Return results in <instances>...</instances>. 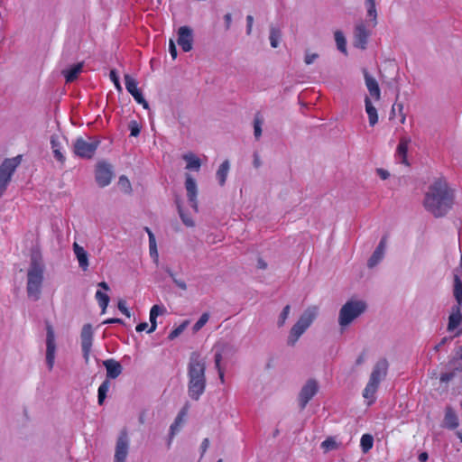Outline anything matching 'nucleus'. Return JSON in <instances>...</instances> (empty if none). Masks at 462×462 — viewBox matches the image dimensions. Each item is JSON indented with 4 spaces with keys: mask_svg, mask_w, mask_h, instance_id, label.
<instances>
[{
    "mask_svg": "<svg viewBox=\"0 0 462 462\" xmlns=\"http://www.w3.org/2000/svg\"><path fill=\"white\" fill-rule=\"evenodd\" d=\"M454 297L457 300V305L459 306L462 304V282L460 278L456 275L454 278Z\"/></svg>",
    "mask_w": 462,
    "mask_h": 462,
    "instance_id": "nucleus-33",
    "label": "nucleus"
},
{
    "mask_svg": "<svg viewBox=\"0 0 462 462\" xmlns=\"http://www.w3.org/2000/svg\"><path fill=\"white\" fill-rule=\"evenodd\" d=\"M186 415V411L185 410H182L179 415L177 416V418L175 419V421L173 422V424L171 426V434L173 435L175 433V431L178 430V428L180 426V424L182 423L183 421V418L184 416Z\"/></svg>",
    "mask_w": 462,
    "mask_h": 462,
    "instance_id": "nucleus-46",
    "label": "nucleus"
},
{
    "mask_svg": "<svg viewBox=\"0 0 462 462\" xmlns=\"http://www.w3.org/2000/svg\"><path fill=\"white\" fill-rule=\"evenodd\" d=\"M318 57L319 55L317 53L306 52L304 62L307 65H310L318 59Z\"/></svg>",
    "mask_w": 462,
    "mask_h": 462,
    "instance_id": "nucleus-54",
    "label": "nucleus"
},
{
    "mask_svg": "<svg viewBox=\"0 0 462 462\" xmlns=\"http://www.w3.org/2000/svg\"><path fill=\"white\" fill-rule=\"evenodd\" d=\"M22 162V156L17 155L5 159L0 165V198L5 193L12 177Z\"/></svg>",
    "mask_w": 462,
    "mask_h": 462,
    "instance_id": "nucleus-7",
    "label": "nucleus"
},
{
    "mask_svg": "<svg viewBox=\"0 0 462 462\" xmlns=\"http://www.w3.org/2000/svg\"><path fill=\"white\" fill-rule=\"evenodd\" d=\"M73 252L82 271H87L89 266L88 252L78 243L73 244Z\"/></svg>",
    "mask_w": 462,
    "mask_h": 462,
    "instance_id": "nucleus-21",
    "label": "nucleus"
},
{
    "mask_svg": "<svg viewBox=\"0 0 462 462\" xmlns=\"http://www.w3.org/2000/svg\"><path fill=\"white\" fill-rule=\"evenodd\" d=\"M182 159L186 162V169L189 171H199L201 167L200 159L193 152H188L182 155Z\"/></svg>",
    "mask_w": 462,
    "mask_h": 462,
    "instance_id": "nucleus-24",
    "label": "nucleus"
},
{
    "mask_svg": "<svg viewBox=\"0 0 462 462\" xmlns=\"http://www.w3.org/2000/svg\"><path fill=\"white\" fill-rule=\"evenodd\" d=\"M133 96V97L134 98V100L143 106V107L144 109H148L149 108V104L148 102L144 99V97H143V94L141 92V90L139 89L137 92H134L133 94H131Z\"/></svg>",
    "mask_w": 462,
    "mask_h": 462,
    "instance_id": "nucleus-48",
    "label": "nucleus"
},
{
    "mask_svg": "<svg viewBox=\"0 0 462 462\" xmlns=\"http://www.w3.org/2000/svg\"><path fill=\"white\" fill-rule=\"evenodd\" d=\"M462 323V314L459 306H454L448 317V330L454 331Z\"/></svg>",
    "mask_w": 462,
    "mask_h": 462,
    "instance_id": "nucleus-22",
    "label": "nucleus"
},
{
    "mask_svg": "<svg viewBox=\"0 0 462 462\" xmlns=\"http://www.w3.org/2000/svg\"><path fill=\"white\" fill-rule=\"evenodd\" d=\"M149 254L152 261L158 264L159 263V253L157 249L156 241L149 242Z\"/></svg>",
    "mask_w": 462,
    "mask_h": 462,
    "instance_id": "nucleus-44",
    "label": "nucleus"
},
{
    "mask_svg": "<svg viewBox=\"0 0 462 462\" xmlns=\"http://www.w3.org/2000/svg\"><path fill=\"white\" fill-rule=\"evenodd\" d=\"M51 149H52L55 159L60 162H63L65 161V157L61 152V145L59 142L58 137L51 136Z\"/></svg>",
    "mask_w": 462,
    "mask_h": 462,
    "instance_id": "nucleus-31",
    "label": "nucleus"
},
{
    "mask_svg": "<svg viewBox=\"0 0 462 462\" xmlns=\"http://www.w3.org/2000/svg\"><path fill=\"white\" fill-rule=\"evenodd\" d=\"M372 29L369 23L364 21L356 23L354 28V46L365 50L372 34Z\"/></svg>",
    "mask_w": 462,
    "mask_h": 462,
    "instance_id": "nucleus-9",
    "label": "nucleus"
},
{
    "mask_svg": "<svg viewBox=\"0 0 462 462\" xmlns=\"http://www.w3.org/2000/svg\"><path fill=\"white\" fill-rule=\"evenodd\" d=\"M111 383L108 379H106L98 387L97 390V402L99 405H102L105 399L106 398V393L110 389Z\"/></svg>",
    "mask_w": 462,
    "mask_h": 462,
    "instance_id": "nucleus-32",
    "label": "nucleus"
},
{
    "mask_svg": "<svg viewBox=\"0 0 462 462\" xmlns=\"http://www.w3.org/2000/svg\"><path fill=\"white\" fill-rule=\"evenodd\" d=\"M82 63H77L72 65L70 68L64 69L62 74L64 75L67 82L74 81L79 74L82 71Z\"/></svg>",
    "mask_w": 462,
    "mask_h": 462,
    "instance_id": "nucleus-27",
    "label": "nucleus"
},
{
    "mask_svg": "<svg viewBox=\"0 0 462 462\" xmlns=\"http://www.w3.org/2000/svg\"><path fill=\"white\" fill-rule=\"evenodd\" d=\"M387 239L383 237L367 262L369 268L377 265L383 258L386 250Z\"/></svg>",
    "mask_w": 462,
    "mask_h": 462,
    "instance_id": "nucleus-17",
    "label": "nucleus"
},
{
    "mask_svg": "<svg viewBox=\"0 0 462 462\" xmlns=\"http://www.w3.org/2000/svg\"><path fill=\"white\" fill-rule=\"evenodd\" d=\"M133 96V97L134 98V100L143 106V107L144 109H148L149 108V104L148 102L144 99V97H143V94L141 92V90L139 89L137 92H134L133 94H131Z\"/></svg>",
    "mask_w": 462,
    "mask_h": 462,
    "instance_id": "nucleus-49",
    "label": "nucleus"
},
{
    "mask_svg": "<svg viewBox=\"0 0 462 462\" xmlns=\"http://www.w3.org/2000/svg\"><path fill=\"white\" fill-rule=\"evenodd\" d=\"M365 112L368 116L369 125L374 126L378 122V114L376 108L373 106L369 97L365 98Z\"/></svg>",
    "mask_w": 462,
    "mask_h": 462,
    "instance_id": "nucleus-25",
    "label": "nucleus"
},
{
    "mask_svg": "<svg viewBox=\"0 0 462 462\" xmlns=\"http://www.w3.org/2000/svg\"><path fill=\"white\" fill-rule=\"evenodd\" d=\"M224 21L226 25V30H229L231 23H232V15L231 14L227 13L224 15Z\"/></svg>",
    "mask_w": 462,
    "mask_h": 462,
    "instance_id": "nucleus-61",
    "label": "nucleus"
},
{
    "mask_svg": "<svg viewBox=\"0 0 462 462\" xmlns=\"http://www.w3.org/2000/svg\"><path fill=\"white\" fill-rule=\"evenodd\" d=\"M165 309L162 306L153 305L150 310V322L151 326L147 330L148 333H152L157 328V317L164 312Z\"/></svg>",
    "mask_w": 462,
    "mask_h": 462,
    "instance_id": "nucleus-26",
    "label": "nucleus"
},
{
    "mask_svg": "<svg viewBox=\"0 0 462 462\" xmlns=\"http://www.w3.org/2000/svg\"><path fill=\"white\" fill-rule=\"evenodd\" d=\"M389 363L385 358L379 359L374 365L369 380L363 391V397L367 405H372L376 399V393L381 382H383L388 372Z\"/></svg>",
    "mask_w": 462,
    "mask_h": 462,
    "instance_id": "nucleus-3",
    "label": "nucleus"
},
{
    "mask_svg": "<svg viewBox=\"0 0 462 462\" xmlns=\"http://www.w3.org/2000/svg\"><path fill=\"white\" fill-rule=\"evenodd\" d=\"M376 172L378 174V176L382 179V180H386L389 178L390 176V173L388 171L384 170V169H377L376 170Z\"/></svg>",
    "mask_w": 462,
    "mask_h": 462,
    "instance_id": "nucleus-60",
    "label": "nucleus"
},
{
    "mask_svg": "<svg viewBox=\"0 0 462 462\" xmlns=\"http://www.w3.org/2000/svg\"><path fill=\"white\" fill-rule=\"evenodd\" d=\"M114 176L112 166L105 162H100L96 167V181L101 188L106 187L111 183Z\"/></svg>",
    "mask_w": 462,
    "mask_h": 462,
    "instance_id": "nucleus-12",
    "label": "nucleus"
},
{
    "mask_svg": "<svg viewBox=\"0 0 462 462\" xmlns=\"http://www.w3.org/2000/svg\"><path fill=\"white\" fill-rule=\"evenodd\" d=\"M187 325H188V321H185L182 324H180V326H178L177 328H175L169 334V339L172 340V339L176 338L177 337H179L184 331Z\"/></svg>",
    "mask_w": 462,
    "mask_h": 462,
    "instance_id": "nucleus-47",
    "label": "nucleus"
},
{
    "mask_svg": "<svg viewBox=\"0 0 462 462\" xmlns=\"http://www.w3.org/2000/svg\"><path fill=\"white\" fill-rule=\"evenodd\" d=\"M365 5L367 13V23H370L372 28L377 25V10L375 5V0H365Z\"/></svg>",
    "mask_w": 462,
    "mask_h": 462,
    "instance_id": "nucleus-23",
    "label": "nucleus"
},
{
    "mask_svg": "<svg viewBox=\"0 0 462 462\" xmlns=\"http://www.w3.org/2000/svg\"><path fill=\"white\" fill-rule=\"evenodd\" d=\"M374 445V438L370 434H364L361 437L360 446L364 453L368 452Z\"/></svg>",
    "mask_w": 462,
    "mask_h": 462,
    "instance_id": "nucleus-37",
    "label": "nucleus"
},
{
    "mask_svg": "<svg viewBox=\"0 0 462 462\" xmlns=\"http://www.w3.org/2000/svg\"><path fill=\"white\" fill-rule=\"evenodd\" d=\"M118 309L119 310L125 314L127 318H130V311L129 310L127 309L126 305H125V301L124 300H120L118 302Z\"/></svg>",
    "mask_w": 462,
    "mask_h": 462,
    "instance_id": "nucleus-57",
    "label": "nucleus"
},
{
    "mask_svg": "<svg viewBox=\"0 0 462 462\" xmlns=\"http://www.w3.org/2000/svg\"><path fill=\"white\" fill-rule=\"evenodd\" d=\"M147 328H148V323L142 322L136 326L135 329L137 332H142V331L147 329Z\"/></svg>",
    "mask_w": 462,
    "mask_h": 462,
    "instance_id": "nucleus-63",
    "label": "nucleus"
},
{
    "mask_svg": "<svg viewBox=\"0 0 462 462\" xmlns=\"http://www.w3.org/2000/svg\"><path fill=\"white\" fill-rule=\"evenodd\" d=\"M321 448L326 451L332 450L337 448V442L332 438H328L321 443Z\"/></svg>",
    "mask_w": 462,
    "mask_h": 462,
    "instance_id": "nucleus-51",
    "label": "nucleus"
},
{
    "mask_svg": "<svg viewBox=\"0 0 462 462\" xmlns=\"http://www.w3.org/2000/svg\"><path fill=\"white\" fill-rule=\"evenodd\" d=\"M177 207H178L179 215H180L183 224L189 227L194 226L195 223H194L192 217H189V215H187L183 211L181 206L179 203L177 204Z\"/></svg>",
    "mask_w": 462,
    "mask_h": 462,
    "instance_id": "nucleus-42",
    "label": "nucleus"
},
{
    "mask_svg": "<svg viewBox=\"0 0 462 462\" xmlns=\"http://www.w3.org/2000/svg\"><path fill=\"white\" fill-rule=\"evenodd\" d=\"M103 365L106 370V379L117 378L123 371L121 364L115 359H107L103 362Z\"/></svg>",
    "mask_w": 462,
    "mask_h": 462,
    "instance_id": "nucleus-20",
    "label": "nucleus"
},
{
    "mask_svg": "<svg viewBox=\"0 0 462 462\" xmlns=\"http://www.w3.org/2000/svg\"><path fill=\"white\" fill-rule=\"evenodd\" d=\"M263 125V117L260 113H257L254 119V134L256 139L262 135V126Z\"/></svg>",
    "mask_w": 462,
    "mask_h": 462,
    "instance_id": "nucleus-35",
    "label": "nucleus"
},
{
    "mask_svg": "<svg viewBox=\"0 0 462 462\" xmlns=\"http://www.w3.org/2000/svg\"><path fill=\"white\" fill-rule=\"evenodd\" d=\"M229 169H230L229 162L227 160H226L221 163V165L219 166V168L217 171L216 176L218 180V183L221 186H223L226 183Z\"/></svg>",
    "mask_w": 462,
    "mask_h": 462,
    "instance_id": "nucleus-29",
    "label": "nucleus"
},
{
    "mask_svg": "<svg viewBox=\"0 0 462 462\" xmlns=\"http://www.w3.org/2000/svg\"><path fill=\"white\" fill-rule=\"evenodd\" d=\"M55 333L51 324L46 325V364L49 370H52L56 356Z\"/></svg>",
    "mask_w": 462,
    "mask_h": 462,
    "instance_id": "nucleus-10",
    "label": "nucleus"
},
{
    "mask_svg": "<svg viewBox=\"0 0 462 462\" xmlns=\"http://www.w3.org/2000/svg\"><path fill=\"white\" fill-rule=\"evenodd\" d=\"M319 314L317 306L307 308L300 315L297 322L292 326L288 337V345L294 346L304 332L311 326Z\"/></svg>",
    "mask_w": 462,
    "mask_h": 462,
    "instance_id": "nucleus-5",
    "label": "nucleus"
},
{
    "mask_svg": "<svg viewBox=\"0 0 462 462\" xmlns=\"http://www.w3.org/2000/svg\"><path fill=\"white\" fill-rule=\"evenodd\" d=\"M366 310V303L361 300H351L346 301L340 309L338 323L342 328L350 325Z\"/></svg>",
    "mask_w": 462,
    "mask_h": 462,
    "instance_id": "nucleus-6",
    "label": "nucleus"
},
{
    "mask_svg": "<svg viewBox=\"0 0 462 462\" xmlns=\"http://www.w3.org/2000/svg\"><path fill=\"white\" fill-rule=\"evenodd\" d=\"M290 311H291V306L290 305H286L282 309V312H281V314H280V316L278 318V321H277L278 327H282L285 324V322H286V320H287V319H288V317L290 315Z\"/></svg>",
    "mask_w": 462,
    "mask_h": 462,
    "instance_id": "nucleus-43",
    "label": "nucleus"
},
{
    "mask_svg": "<svg viewBox=\"0 0 462 462\" xmlns=\"http://www.w3.org/2000/svg\"><path fill=\"white\" fill-rule=\"evenodd\" d=\"M411 143V139L407 137H402L400 139L399 144L396 148L395 152V160L402 164L406 166L409 165L407 160V153L409 149V144Z\"/></svg>",
    "mask_w": 462,
    "mask_h": 462,
    "instance_id": "nucleus-18",
    "label": "nucleus"
},
{
    "mask_svg": "<svg viewBox=\"0 0 462 462\" xmlns=\"http://www.w3.org/2000/svg\"><path fill=\"white\" fill-rule=\"evenodd\" d=\"M99 140L96 137H78L73 144L74 153L83 159H91L97 147L99 146Z\"/></svg>",
    "mask_w": 462,
    "mask_h": 462,
    "instance_id": "nucleus-8",
    "label": "nucleus"
},
{
    "mask_svg": "<svg viewBox=\"0 0 462 462\" xmlns=\"http://www.w3.org/2000/svg\"><path fill=\"white\" fill-rule=\"evenodd\" d=\"M418 458L420 462H427L429 456L426 452H422L419 455Z\"/></svg>",
    "mask_w": 462,
    "mask_h": 462,
    "instance_id": "nucleus-64",
    "label": "nucleus"
},
{
    "mask_svg": "<svg viewBox=\"0 0 462 462\" xmlns=\"http://www.w3.org/2000/svg\"><path fill=\"white\" fill-rule=\"evenodd\" d=\"M144 231L148 235L149 242L156 241L154 234L152 233V231L148 226L144 227Z\"/></svg>",
    "mask_w": 462,
    "mask_h": 462,
    "instance_id": "nucleus-62",
    "label": "nucleus"
},
{
    "mask_svg": "<svg viewBox=\"0 0 462 462\" xmlns=\"http://www.w3.org/2000/svg\"><path fill=\"white\" fill-rule=\"evenodd\" d=\"M454 376H455L454 372L442 373L440 374L439 380L441 383H448L449 381H451L454 378Z\"/></svg>",
    "mask_w": 462,
    "mask_h": 462,
    "instance_id": "nucleus-56",
    "label": "nucleus"
},
{
    "mask_svg": "<svg viewBox=\"0 0 462 462\" xmlns=\"http://www.w3.org/2000/svg\"><path fill=\"white\" fill-rule=\"evenodd\" d=\"M215 347H216L215 366L217 369L219 379H220L221 383H223L225 382V375H224V371L220 366V363L222 360V353L218 350L219 345H217Z\"/></svg>",
    "mask_w": 462,
    "mask_h": 462,
    "instance_id": "nucleus-36",
    "label": "nucleus"
},
{
    "mask_svg": "<svg viewBox=\"0 0 462 462\" xmlns=\"http://www.w3.org/2000/svg\"><path fill=\"white\" fill-rule=\"evenodd\" d=\"M206 363L198 353H192L188 365V393L189 396L198 401L206 389Z\"/></svg>",
    "mask_w": 462,
    "mask_h": 462,
    "instance_id": "nucleus-2",
    "label": "nucleus"
},
{
    "mask_svg": "<svg viewBox=\"0 0 462 462\" xmlns=\"http://www.w3.org/2000/svg\"><path fill=\"white\" fill-rule=\"evenodd\" d=\"M125 88L130 94H133L139 90L137 81L134 78H132L130 75L125 76Z\"/></svg>",
    "mask_w": 462,
    "mask_h": 462,
    "instance_id": "nucleus-39",
    "label": "nucleus"
},
{
    "mask_svg": "<svg viewBox=\"0 0 462 462\" xmlns=\"http://www.w3.org/2000/svg\"><path fill=\"white\" fill-rule=\"evenodd\" d=\"M453 190L443 179L436 180L430 185L424 198V207L435 217L445 216L452 208Z\"/></svg>",
    "mask_w": 462,
    "mask_h": 462,
    "instance_id": "nucleus-1",
    "label": "nucleus"
},
{
    "mask_svg": "<svg viewBox=\"0 0 462 462\" xmlns=\"http://www.w3.org/2000/svg\"><path fill=\"white\" fill-rule=\"evenodd\" d=\"M117 184H118L119 189L123 192L129 194L132 191V186H131L130 180H128L127 177H125L124 175L120 176Z\"/></svg>",
    "mask_w": 462,
    "mask_h": 462,
    "instance_id": "nucleus-40",
    "label": "nucleus"
},
{
    "mask_svg": "<svg viewBox=\"0 0 462 462\" xmlns=\"http://www.w3.org/2000/svg\"><path fill=\"white\" fill-rule=\"evenodd\" d=\"M168 273L171 277L173 282L175 283V285L178 288H180L182 291H186L187 290V284H186V282L183 280L177 279L175 277V275L173 274V273H171V271H168Z\"/></svg>",
    "mask_w": 462,
    "mask_h": 462,
    "instance_id": "nucleus-52",
    "label": "nucleus"
},
{
    "mask_svg": "<svg viewBox=\"0 0 462 462\" xmlns=\"http://www.w3.org/2000/svg\"><path fill=\"white\" fill-rule=\"evenodd\" d=\"M129 438L127 431L123 430L116 440L114 462H125L129 452Z\"/></svg>",
    "mask_w": 462,
    "mask_h": 462,
    "instance_id": "nucleus-14",
    "label": "nucleus"
},
{
    "mask_svg": "<svg viewBox=\"0 0 462 462\" xmlns=\"http://www.w3.org/2000/svg\"><path fill=\"white\" fill-rule=\"evenodd\" d=\"M81 349L86 364H88L93 344V328L90 324H85L80 333Z\"/></svg>",
    "mask_w": 462,
    "mask_h": 462,
    "instance_id": "nucleus-13",
    "label": "nucleus"
},
{
    "mask_svg": "<svg viewBox=\"0 0 462 462\" xmlns=\"http://www.w3.org/2000/svg\"><path fill=\"white\" fill-rule=\"evenodd\" d=\"M246 33L249 35L252 32L253 23H254V17L252 15L246 16Z\"/></svg>",
    "mask_w": 462,
    "mask_h": 462,
    "instance_id": "nucleus-59",
    "label": "nucleus"
},
{
    "mask_svg": "<svg viewBox=\"0 0 462 462\" xmlns=\"http://www.w3.org/2000/svg\"><path fill=\"white\" fill-rule=\"evenodd\" d=\"M43 265L35 258H32L27 270L26 291L29 299L36 301L42 294L43 283Z\"/></svg>",
    "mask_w": 462,
    "mask_h": 462,
    "instance_id": "nucleus-4",
    "label": "nucleus"
},
{
    "mask_svg": "<svg viewBox=\"0 0 462 462\" xmlns=\"http://www.w3.org/2000/svg\"><path fill=\"white\" fill-rule=\"evenodd\" d=\"M319 391V383L315 379H309L301 387L298 402L300 410L305 409L308 402L317 394Z\"/></svg>",
    "mask_w": 462,
    "mask_h": 462,
    "instance_id": "nucleus-11",
    "label": "nucleus"
},
{
    "mask_svg": "<svg viewBox=\"0 0 462 462\" xmlns=\"http://www.w3.org/2000/svg\"><path fill=\"white\" fill-rule=\"evenodd\" d=\"M335 41L338 51L346 55V40L344 33L341 31H337L335 32Z\"/></svg>",
    "mask_w": 462,
    "mask_h": 462,
    "instance_id": "nucleus-34",
    "label": "nucleus"
},
{
    "mask_svg": "<svg viewBox=\"0 0 462 462\" xmlns=\"http://www.w3.org/2000/svg\"><path fill=\"white\" fill-rule=\"evenodd\" d=\"M169 52L173 60H175L177 58V49H176L175 42H173V40H170Z\"/></svg>",
    "mask_w": 462,
    "mask_h": 462,
    "instance_id": "nucleus-58",
    "label": "nucleus"
},
{
    "mask_svg": "<svg viewBox=\"0 0 462 462\" xmlns=\"http://www.w3.org/2000/svg\"><path fill=\"white\" fill-rule=\"evenodd\" d=\"M365 86L370 96L375 100L379 101L381 98V90L377 80L372 77L367 71L364 73Z\"/></svg>",
    "mask_w": 462,
    "mask_h": 462,
    "instance_id": "nucleus-19",
    "label": "nucleus"
},
{
    "mask_svg": "<svg viewBox=\"0 0 462 462\" xmlns=\"http://www.w3.org/2000/svg\"><path fill=\"white\" fill-rule=\"evenodd\" d=\"M185 188L187 190L188 199L190 203L191 208L194 211H198V202H197V195H198V188L195 180L189 175H186Z\"/></svg>",
    "mask_w": 462,
    "mask_h": 462,
    "instance_id": "nucleus-16",
    "label": "nucleus"
},
{
    "mask_svg": "<svg viewBox=\"0 0 462 462\" xmlns=\"http://www.w3.org/2000/svg\"><path fill=\"white\" fill-rule=\"evenodd\" d=\"M282 37V32L279 28L271 27L270 29V43L273 48H277Z\"/></svg>",
    "mask_w": 462,
    "mask_h": 462,
    "instance_id": "nucleus-38",
    "label": "nucleus"
},
{
    "mask_svg": "<svg viewBox=\"0 0 462 462\" xmlns=\"http://www.w3.org/2000/svg\"><path fill=\"white\" fill-rule=\"evenodd\" d=\"M96 299L98 301L99 306L102 308V310L104 311L106 309L108 302H109L108 295L105 292L97 291L96 292Z\"/></svg>",
    "mask_w": 462,
    "mask_h": 462,
    "instance_id": "nucleus-41",
    "label": "nucleus"
},
{
    "mask_svg": "<svg viewBox=\"0 0 462 462\" xmlns=\"http://www.w3.org/2000/svg\"><path fill=\"white\" fill-rule=\"evenodd\" d=\"M109 77H110V79L112 80V82L114 83L116 88L119 91L122 90V87H121V84H120V81H119V77L116 73V70L112 69L109 73Z\"/></svg>",
    "mask_w": 462,
    "mask_h": 462,
    "instance_id": "nucleus-53",
    "label": "nucleus"
},
{
    "mask_svg": "<svg viewBox=\"0 0 462 462\" xmlns=\"http://www.w3.org/2000/svg\"><path fill=\"white\" fill-rule=\"evenodd\" d=\"M178 44L183 51L188 52L193 47V31L189 26H180L178 30Z\"/></svg>",
    "mask_w": 462,
    "mask_h": 462,
    "instance_id": "nucleus-15",
    "label": "nucleus"
},
{
    "mask_svg": "<svg viewBox=\"0 0 462 462\" xmlns=\"http://www.w3.org/2000/svg\"><path fill=\"white\" fill-rule=\"evenodd\" d=\"M209 314L208 313H203L199 320L194 324L193 326V331L198 332L199 331L205 324L208 321Z\"/></svg>",
    "mask_w": 462,
    "mask_h": 462,
    "instance_id": "nucleus-45",
    "label": "nucleus"
},
{
    "mask_svg": "<svg viewBox=\"0 0 462 462\" xmlns=\"http://www.w3.org/2000/svg\"><path fill=\"white\" fill-rule=\"evenodd\" d=\"M444 423L449 429H456L458 426V419L451 407L446 408Z\"/></svg>",
    "mask_w": 462,
    "mask_h": 462,
    "instance_id": "nucleus-28",
    "label": "nucleus"
},
{
    "mask_svg": "<svg viewBox=\"0 0 462 462\" xmlns=\"http://www.w3.org/2000/svg\"><path fill=\"white\" fill-rule=\"evenodd\" d=\"M132 136H137L140 134V127L135 121H132L129 125Z\"/></svg>",
    "mask_w": 462,
    "mask_h": 462,
    "instance_id": "nucleus-55",
    "label": "nucleus"
},
{
    "mask_svg": "<svg viewBox=\"0 0 462 462\" xmlns=\"http://www.w3.org/2000/svg\"><path fill=\"white\" fill-rule=\"evenodd\" d=\"M449 365L455 370L462 372V346H458L449 361Z\"/></svg>",
    "mask_w": 462,
    "mask_h": 462,
    "instance_id": "nucleus-30",
    "label": "nucleus"
},
{
    "mask_svg": "<svg viewBox=\"0 0 462 462\" xmlns=\"http://www.w3.org/2000/svg\"><path fill=\"white\" fill-rule=\"evenodd\" d=\"M133 96V97L134 98V100L143 106V107L144 109H148L149 108V104L148 102L144 99V97H143V94L141 92V90L139 89L137 92H134L133 94H131Z\"/></svg>",
    "mask_w": 462,
    "mask_h": 462,
    "instance_id": "nucleus-50",
    "label": "nucleus"
}]
</instances>
